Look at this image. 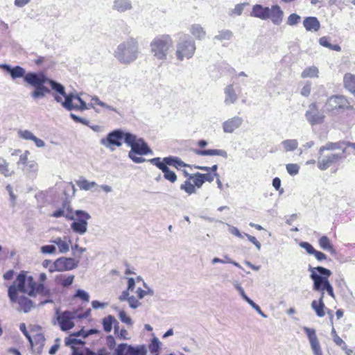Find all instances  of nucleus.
<instances>
[{
  "mask_svg": "<svg viewBox=\"0 0 355 355\" xmlns=\"http://www.w3.org/2000/svg\"><path fill=\"white\" fill-rule=\"evenodd\" d=\"M0 68L8 72L13 80L24 78L26 83L33 87L34 90L31 93V96L34 100L44 98L46 94L51 92V90L44 85L49 84L51 79L43 73H26L25 69L21 67H11L6 64H0Z\"/></svg>",
  "mask_w": 355,
  "mask_h": 355,
  "instance_id": "obj_1",
  "label": "nucleus"
},
{
  "mask_svg": "<svg viewBox=\"0 0 355 355\" xmlns=\"http://www.w3.org/2000/svg\"><path fill=\"white\" fill-rule=\"evenodd\" d=\"M49 85L53 92L55 101L60 103L66 110L81 112L88 110V103H86L87 98L83 99L77 94H67L64 87L53 80H49Z\"/></svg>",
  "mask_w": 355,
  "mask_h": 355,
  "instance_id": "obj_2",
  "label": "nucleus"
},
{
  "mask_svg": "<svg viewBox=\"0 0 355 355\" xmlns=\"http://www.w3.org/2000/svg\"><path fill=\"white\" fill-rule=\"evenodd\" d=\"M37 285L32 276H26L21 272L18 275L15 282L9 286L8 297L10 301H16L19 292L34 296L36 295Z\"/></svg>",
  "mask_w": 355,
  "mask_h": 355,
  "instance_id": "obj_3",
  "label": "nucleus"
},
{
  "mask_svg": "<svg viewBox=\"0 0 355 355\" xmlns=\"http://www.w3.org/2000/svg\"><path fill=\"white\" fill-rule=\"evenodd\" d=\"M139 53L137 41L130 37L120 43L114 50L113 55L121 64H130L137 59Z\"/></svg>",
  "mask_w": 355,
  "mask_h": 355,
  "instance_id": "obj_4",
  "label": "nucleus"
},
{
  "mask_svg": "<svg viewBox=\"0 0 355 355\" xmlns=\"http://www.w3.org/2000/svg\"><path fill=\"white\" fill-rule=\"evenodd\" d=\"M173 46L172 37L168 34L159 35L154 37L150 43V53L153 58L159 61L167 60Z\"/></svg>",
  "mask_w": 355,
  "mask_h": 355,
  "instance_id": "obj_5",
  "label": "nucleus"
},
{
  "mask_svg": "<svg viewBox=\"0 0 355 355\" xmlns=\"http://www.w3.org/2000/svg\"><path fill=\"white\" fill-rule=\"evenodd\" d=\"M196 42L189 35L180 37L175 45V57L178 62L191 59L196 53Z\"/></svg>",
  "mask_w": 355,
  "mask_h": 355,
  "instance_id": "obj_6",
  "label": "nucleus"
},
{
  "mask_svg": "<svg viewBox=\"0 0 355 355\" xmlns=\"http://www.w3.org/2000/svg\"><path fill=\"white\" fill-rule=\"evenodd\" d=\"M309 271L310 277L313 282V290L321 293H324L326 286L330 283L329 277L332 274L331 271L322 266L311 267Z\"/></svg>",
  "mask_w": 355,
  "mask_h": 355,
  "instance_id": "obj_7",
  "label": "nucleus"
},
{
  "mask_svg": "<svg viewBox=\"0 0 355 355\" xmlns=\"http://www.w3.org/2000/svg\"><path fill=\"white\" fill-rule=\"evenodd\" d=\"M125 143L131 148L129 152L137 153L139 155L152 154L153 151L142 138L132 133H127Z\"/></svg>",
  "mask_w": 355,
  "mask_h": 355,
  "instance_id": "obj_8",
  "label": "nucleus"
},
{
  "mask_svg": "<svg viewBox=\"0 0 355 355\" xmlns=\"http://www.w3.org/2000/svg\"><path fill=\"white\" fill-rule=\"evenodd\" d=\"M127 133L121 130H115L110 132L105 138L101 139L100 143L103 146L113 151L115 150L116 146H121L122 140L125 141Z\"/></svg>",
  "mask_w": 355,
  "mask_h": 355,
  "instance_id": "obj_9",
  "label": "nucleus"
},
{
  "mask_svg": "<svg viewBox=\"0 0 355 355\" xmlns=\"http://www.w3.org/2000/svg\"><path fill=\"white\" fill-rule=\"evenodd\" d=\"M135 288V281L133 278H128L127 290L122 292L119 299L121 301H127L130 308L135 309L141 305L137 297L130 295V292H134Z\"/></svg>",
  "mask_w": 355,
  "mask_h": 355,
  "instance_id": "obj_10",
  "label": "nucleus"
},
{
  "mask_svg": "<svg viewBox=\"0 0 355 355\" xmlns=\"http://www.w3.org/2000/svg\"><path fill=\"white\" fill-rule=\"evenodd\" d=\"M305 118L311 125H320L324 123L325 115L320 112L316 103H311L305 112Z\"/></svg>",
  "mask_w": 355,
  "mask_h": 355,
  "instance_id": "obj_11",
  "label": "nucleus"
},
{
  "mask_svg": "<svg viewBox=\"0 0 355 355\" xmlns=\"http://www.w3.org/2000/svg\"><path fill=\"white\" fill-rule=\"evenodd\" d=\"M76 215L78 218L71 223V227L75 232L83 234L87 232V220L90 218V216L87 212L80 210H77Z\"/></svg>",
  "mask_w": 355,
  "mask_h": 355,
  "instance_id": "obj_12",
  "label": "nucleus"
},
{
  "mask_svg": "<svg viewBox=\"0 0 355 355\" xmlns=\"http://www.w3.org/2000/svg\"><path fill=\"white\" fill-rule=\"evenodd\" d=\"M56 314L58 322L62 331H68L74 327L73 320L77 318L76 313L64 311L62 313L57 312Z\"/></svg>",
  "mask_w": 355,
  "mask_h": 355,
  "instance_id": "obj_13",
  "label": "nucleus"
},
{
  "mask_svg": "<svg viewBox=\"0 0 355 355\" xmlns=\"http://www.w3.org/2000/svg\"><path fill=\"white\" fill-rule=\"evenodd\" d=\"M116 355H146V348L144 345L132 347L125 343L120 344L115 349Z\"/></svg>",
  "mask_w": 355,
  "mask_h": 355,
  "instance_id": "obj_14",
  "label": "nucleus"
},
{
  "mask_svg": "<svg viewBox=\"0 0 355 355\" xmlns=\"http://www.w3.org/2000/svg\"><path fill=\"white\" fill-rule=\"evenodd\" d=\"M342 157V154L339 153H331L324 156L319 155L317 161L318 167L321 171L327 170L331 165L337 163Z\"/></svg>",
  "mask_w": 355,
  "mask_h": 355,
  "instance_id": "obj_15",
  "label": "nucleus"
},
{
  "mask_svg": "<svg viewBox=\"0 0 355 355\" xmlns=\"http://www.w3.org/2000/svg\"><path fill=\"white\" fill-rule=\"evenodd\" d=\"M303 330L306 334L310 343V346L314 355H322L321 347L316 336L315 329L304 327Z\"/></svg>",
  "mask_w": 355,
  "mask_h": 355,
  "instance_id": "obj_16",
  "label": "nucleus"
},
{
  "mask_svg": "<svg viewBox=\"0 0 355 355\" xmlns=\"http://www.w3.org/2000/svg\"><path fill=\"white\" fill-rule=\"evenodd\" d=\"M348 101L343 96H333L330 97L326 104L327 111H334L337 109H343L348 106Z\"/></svg>",
  "mask_w": 355,
  "mask_h": 355,
  "instance_id": "obj_17",
  "label": "nucleus"
},
{
  "mask_svg": "<svg viewBox=\"0 0 355 355\" xmlns=\"http://www.w3.org/2000/svg\"><path fill=\"white\" fill-rule=\"evenodd\" d=\"M243 122V120L241 117L234 116L222 123L223 130L225 133H232L241 126Z\"/></svg>",
  "mask_w": 355,
  "mask_h": 355,
  "instance_id": "obj_18",
  "label": "nucleus"
},
{
  "mask_svg": "<svg viewBox=\"0 0 355 355\" xmlns=\"http://www.w3.org/2000/svg\"><path fill=\"white\" fill-rule=\"evenodd\" d=\"M78 263L73 258L61 257L55 261V271L70 270L77 267Z\"/></svg>",
  "mask_w": 355,
  "mask_h": 355,
  "instance_id": "obj_19",
  "label": "nucleus"
},
{
  "mask_svg": "<svg viewBox=\"0 0 355 355\" xmlns=\"http://www.w3.org/2000/svg\"><path fill=\"white\" fill-rule=\"evenodd\" d=\"M87 97L90 98L89 102L88 103V110L94 109L95 112L98 113L101 112V110L98 109L97 106H99L104 110H110L115 112H117L115 107L101 101L97 96H87Z\"/></svg>",
  "mask_w": 355,
  "mask_h": 355,
  "instance_id": "obj_20",
  "label": "nucleus"
},
{
  "mask_svg": "<svg viewBox=\"0 0 355 355\" xmlns=\"http://www.w3.org/2000/svg\"><path fill=\"white\" fill-rule=\"evenodd\" d=\"M37 293L40 294L44 297H46V299L41 302L42 304L53 303L56 300V291L46 288L43 284H39L37 285L36 294Z\"/></svg>",
  "mask_w": 355,
  "mask_h": 355,
  "instance_id": "obj_21",
  "label": "nucleus"
},
{
  "mask_svg": "<svg viewBox=\"0 0 355 355\" xmlns=\"http://www.w3.org/2000/svg\"><path fill=\"white\" fill-rule=\"evenodd\" d=\"M184 173L186 176H188V179L184 181L180 185V189L185 191L187 194L191 195L196 192V190L198 189V186L196 184L194 180L196 178V175H189L185 170L183 171Z\"/></svg>",
  "mask_w": 355,
  "mask_h": 355,
  "instance_id": "obj_22",
  "label": "nucleus"
},
{
  "mask_svg": "<svg viewBox=\"0 0 355 355\" xmlns=\"http://www.w3.org/2000/svg\"><path fill=\"white\" fill-rule=\"evenodd\" d=\"M284 19V12L277 5L272 6L268 12V19L275 25H279Z\"/></svg>",
  "mask_w": 355,
  "mask_h": 355,
  "instance_id": "obj_23",
  "label": "nucleus"
},
{
  "mask_svg": "<svg viewBox=\"0 0 355 355\" xmlns=\"http://www.w3.org/2000/svg\"><path fill=\"white\" fill-rule=\"evenodd\" d=\"M38 170V164L35 160H30L26 166L21 167L24 175L30 180L37 178Z\"/></svg>",
  "mask_w": 355,
  "mask_h": 355,
  "instance_id": "obj_24",
  "label": "nucleus"
},
{
  "mask_svg": "<svg viewBox=\"0 0 355 355\" xmlns=\"http://www.w3.org/2000/svg\"><path fill=\"white\" fill-rule=\"evenodd\" d=\"M97 331L95 329H91L88 333H85L83 330H81L76 334L70 335L65 339V345L67 346L73 347L74 345L83 344L81 340L76 338L77 336H83L84 338L87 336L89 334L96 333Z\"/></svg>",
  "mask_w": 355,
  "mask_h": 355,
  "instance_id": "obj_25",
  "label": "nucleus"
},
{
  "mask_svg": "<svg viewBox=\"0 0 355 355\" xmlns=\"http://www.w3.org/2000/svg\"><path fill=\"white\" fill-rule=\"evenodd\" d=\"M225 99L224 103L226 105L234 104L238 100V95L232 85H227L224 89Z\"/></svg>",
  "mask_w": 355,
  "mask_h": 355,
  "instance_id": "obj_26",
  "label": "nucleus"
},
{
  "mask_svg": "<svg viewBox=\"0 0 355 355\" xmlns=\"http://www.w3.org/2000/svg\"><path fill=\"white\" fill-rule=\"evenodd\" d=\"M303 26L306 31L309 32H317L320 28V23L315 17H305Z\"/></svg>",
  "mask_w": 355,
  "mask_h": 355,
  "instance_id": "obj_27",
  "label": "nucleus"
},
{
  "mask_svg": "<svg viewBox=\"0 0 355 355\" xmlns=\"http://www.w3.org/2000/svg\"><path fill=\"white\" fill-rule=\"evenodd\" d=\"M51 243H54L58 247L60 253L67 252L71 244L70 239L67 236L63 238L57 237L52 240Z\"/></svg>",
  "mask_w": 355,
  "mask_h": 355,
  "instance_id": "obj_28",
  "label": "nucleus"
},
{
  "mask_svg": "<svg viewBox=\"0 0 355 355\" xmlns=\"http://www.w3.org/2000/svg\"><path fill=\"white\" fill-rule=\"evenodd\" d=\"M269 7H263L260 4L253 6L250 16L262 20L268 19V12Z\"/></svg>",
  "mask_w": 355,
  "mask_h": 355,
  "instance_id": "obj_29",
  "label": "nucleus"
},
{
  "mask_svg": "<svg viewBox=\"0 0 355 355\" xmlns=\"http://www.w3.org/2000/svg\"><path fill=\"white\" fill-rule=\"evenodd\" d=\"M189 31L191 35L198 40H202L206 37V31L200 24H191L189 27Z\"/></svg>",
  "mask_w": 355,
  "mask_h": 355,
  "instance_id": "obj_30",
  "label": "nucleus"
},
{
  "mask_svg": "<svg viewBox=\"0 0 355 355\" xmlns=\"http://www.w3.org/2000/svg\"><path fill=\"white\" fill-rule=\"evenodd\" d=\"M324 297V293H321L320 297L318 301L313 300L311 302L312 309L315 312V314L317 315V316L320 317V318L323 317L325 315V312H324L325 306H324V301H323Z\"/></svg>",
  "mask_w": 355,
  "mask_h": 355,
  "instance_id": "obj_31",
  "label": "nucleus"
},
{
  "mask_svg": "<svg viewBox=\"0 0 355 355\" xmlns=\"http://www.w3.org/2000/svg\"><path fill=\"white\" fill-rule=\"evenodd\" d=\"M195 153L200 156H220L224 158L228 156L227 151L223 149L196 150Z\"/></svg>",
  "mask_w": 355,
  "mask_h": 355,
  "instance_id": "obj_32",
  "label": "nucleus"
},
{
  "mask_svg": "<svg viewBox=\"0 0 355 355\" xmlns=\"http://www.w3.org/2000/svg\"><path fill=\"white\" fill-rule=\"evenodd\" d=\"M103 329L105 332L109 333L112 331L113 324L114 325V333L118 331L119 322L115 318L111 315L105 317L102 321Z\"/></svg>",
  "mask_w": 355,
  "mask_h": 355,
  "instance_id": "obj_33",
  "label": "nucleus"
},
{
  "mask_svg": "<svg viewBox=\"0 0 355 355\" xmlns=\"http://www.w3.org/2000/svg\"><path fill=\"white\" fill-rule=\"evenodd\" d=\"M344 87L351 94L355 96V75L351 73H347L343 77Z\"/></svg>",
  "mask_w": 355,
  "mask_h": 355,
  "instance_id": "obj_34",
  "label": "nucleus"
},
{
  "mask_svg": "<svg viewBox=\"0 0 355 355\" xmlns=\"http://www.w3.org/2000/svg\"><path fill=\"white\" fill-rule=\"evenodd\" d=\"M11 302L17 303L19 306V309L25 313L28 312L33 307L31 300L26 297L19 296V295H17V300L16 301H11Z\"/></svg>",
  "mask_w": 355,
  "mask_h": 355,
  "instance_id": "obj_35",
  "label": "nucleus"
},
{
  "mask_svg": "<svg viewBox=\"0 0 355 355\" xmlns=\"http://www.w3.org/2000/svg\"><path fill=\"white\" fill-rule=\"evenodd\" d=\"M196 178H195V183L198 186V188H200L202 185L204 184L205 181L212 182L214 180V177H218V174L217 173H214V174H202L200 173H196Z\"/></svg>",
  "mask_w": 355,
  "mask_h": 355,
  "instance_id": "obj_36",
  "label": "nucleus"
},
{
  "mask_svg": "<svg viewBox=\"0 0 355 355\" xmlns=\"http://www.w3.org/2000/svg\"><path fill=\"white\" fill-rule=\"evenodd\" d=\"M113 9L119 12H124L132 9V3L130 0H114Z\"/></svg>",
  "mask_w": 355,
  "mask_h": 355,
  "instance_id": "obj_37",
  "label": "nucleus"
},
{
  "mask_svg": "<svg viewBox=\"0 0 355 355\" xmlns=\"http://www.w3.org/2000/svg\"><path fill=\"white\" fill-rule=\"evenodd\" d=\"M298 145L297 140L295 139H284L280 144V146L284 153L294 151L297 148Z\"/></svg>",
  "mask_w": 355,
  "mask_h": 355,
  "instance_id": "obj_38",
  "label": "nucleus"
},
{
  "mask_svg": "<svg viewBox=\"0 0 355 355\" xmlns=\"http://www.w3.org/2000/svg\"><path fill=\"white\" fill-rule=\"evenodd\" d=\"M77 186L81 190L96 191L98 186L95 182H89L85 178H80L76 182Z\"/></svg>",
  "mask_w": 355,
  "mask_h": 355,
  "instance_id": "obj_39",
  "label": "nucleus"
},
{
  "mask_svg": "<svg viewBox=\"0 0 355 355\" xmlns=\"http://www.w3.org/2000/svg\"><path fill=\"white\" fill-rule=\"evenodd\" d=\"M345 144L344 141L338 142H327L325 145L319 148V155H322L324 150H335L337 149H342L343 145Z\"/></svg>",
  "mask_w": 355,
  "mask_h": 355,
  "instance_id": "obj_40",
  "label": "nucleus"
},
{
  "mask_svg": "<svg viewBox=\"0 0 355 355\" xmlns=\"http://www.w3.org/2000/svg\"><path fill=\"white\" fill-rule=\"evenodd\" d=\"M0 173L5 177H10L14 171L10 167V164L3 157L0 156Z\"/></svg>",
  "mask_w": 355,
  "mask_h": 355,
  "instance_id": "obj_41",
  "label": "nucleus"
},
{
  "mask_svg": "<svg viewBox=\"0 0 355 355\" xmlns=\"http://www.w3.org/2000/svg\"><path fill=\"white\" fill-rule=\"evenodd\" d=\"M169 157H164L162 159L161 157H155L153 159H150L148 162L153 165L157 166L159 169H160L162 172L166 171L168 167V163H167L166 159H168Z\"/></svg>",
  "mask_w": 355,
  "mask_h": 355,
  "instance_id": "obj_42",
  "label": "nucleus"
},
{
  "mask_svg": "<svg viewBox=\"0 0 355 355\" xmlns=\"http://www.w3.org/2000/svg\"><path fill=\"white\" fill-rule=\"evenodd\" d=\"M74 279V275H60L55 277V282L58 284L63 286L67 287L72 284Z\"/></svg>",
  "mask_w": 355,
  "mask_h": 355,
  "instance_id": "obj_43",
  "label": "nucleus"
},
{
  "mask_svg": "<svg viewBox=\"0 0 355 355\" xmlns=\"http://www.w3.org/2000/svg\"><path fill=\"white\" fill-rule=\"evenodd\" d=\"M319 76V70L318 67L315 66H310L304 69V71L301 73V77L302 78H318Z\"/></svg>",
  "mask_w": 355,
  "mask_h": 355,
  "instance_id": "obj_44",
  "label": "nucleus"
},
{
  "mask_svg": "<svg viewBox=\"0 0 355 355\" xmlns=\"http://www.w3.org/2000/svg\"><path fill=\"white\" fill-rule=\"evenodd\" d=\"M318 243L320 247L324 250L331 252H334V249L333 248V245L331 244L329 238L326 236H322L318 240Z\"/></svg>",
  "mask_w": 355,
  "mask_h": 355,
  "instance_id": "obj_45",
  "label": "nucleus"
},
{
  "mask_svg": "<svg viewBox=\"0 0 355 355\" xmlns=\"http://www.w3.org/2000/svg\"><path fill=\"white\" fill-rule=\"evenodd\" d=\"M233 37V33L230 30H222L214 37V40L218 41L230 40Z\"/></svg>",
  "mask_w": 355,
  "mask_h": 355,
  "instance_id": "obj_46",
  "label": "nucleus"
},
{
  "mask_svg": "<svg viewBox=\"0 0 355 355\" xmlns=\"http://www.w3.org/2000/svg\"><path fill=\"white\" fill-rule=\"evenodd\" d=\"M319 44L322 46H324L326 48H328L331 50H334V51H340L341 50V48L339 45L338 44H331L330 42H329V37H322L319 39Z\"/></svg>",
  "mask_w": 355,
  "mask_h": 355,
  "instance_id": "obj_47",
  "label": "nucleus"
},
{
  "mask_svg": "<svg viewBox=\"0 0 355 355\" xmlns=\"http://www.w3.org/2000/svg\"><path fill=\"white\" fill-rule=\"evenodd\" d=\"M167 163H168V166H171L175 167L179 169L182 167L187 166L188 165L182 162L180 158L176 157L169 156V159H166Z\"/></svg>",
  "mask_w": 355,
  "mask_h": 355,
  "instance_id": "obj_48",
  "label": "nucleus"
},
{
  "mask_svg": "<svg viewBox=\"0 0 355 355\" xmlns=\"http://www.w3.org/2000/svg\"><path fill=\"white\" fill-rule=\"evenodd\" d=\"M162 343L157 337H153L148 345L150 352L153 354H159L158 352L160 349Z\"/></svg>",
  "mask_w": 355,
  "mask_h": 355,
  "instance_id": "obj_49",
  "label": "nucleus"
},
{
  "mask_svg": "<svg viewBox=\"0 0 355 355\" xmlns=\"http://www.w3.org/2000/svg\"><path fill=\"white\" fill-rule=\"evenodd\" d=\"M144 285L146 288V290H143L141 288H137L136 291L133 292L137 295V297L138 299L141 300L147 295H153V291L148 288L145 283L144 284Z\"/></svg>",
  "mask_w": 355,
  "mask_h": 355,
  "instance_id": "obj_50",
  "label": "nucleus"
},
{
  "mask_svg": "<svg viewBox=\"0 0 355 355\" xmlns=\"http://www.w3.org/2000/svg\"><path fill=\"white\" fill-rule=\"evenodd\" d=\"M33 344H31L32 346L38 345V348L42 349L44 345L45 338L42 334H36L32 338Z\"/></svg>",
  "mask_w": 355,
  "mask_h": 355,
  "instance_id": "obj_51",
  "label": "nucleus"
},
{
  "mask_svg": "<svg viewBox=\"0 0 355 355\" xmlns=\"http://www.w3.org/2000/svg\"><path fill=\"white\" fill-rule=\"evenodd\" d=\"M248 5V3L236 4L235 6V7L230 11L229 15L232 17L241 15L245 7Z\"/></svg>",
  "mask_w": 355,
  "mask_h": 355,
  "instance_id": "obj_52",
  "label": "nucleus"
},
{
  "mask_svg": "<svg viewBox=\"0 0 355 355\" xmlns=\"http://www.w3.org/2000/svg\"><path fill=\"white\" fill-rule=\"evenodd\" d=\"M30 155V152L28 150H25L24 153L19 155V159L17 162V165L19 168L21 169V167L26 166L27 163H28V155Z\"/></svg>",
  "mask_w": 355,
  "mask_h": 355,
  "instance_id": "obj_53",
  "label": "nucleus"
},
{
  "mask_svg": "<svg viewBox=\"0 0 355 355\" xmlns=\"http://www.w3.org/2000/svg\"><path fill=\"white\" fill-rule=\"evenodd\" d=\"M288 173L291 175H296L300 171V166L297 164H288L286 165Z\"/></svg>",
  "mask_w": 355,
  "mask_h": 355,
  "instance_id": "obj_54",
  "label": "nucleus"
},
{
  "mask_svg": "<svg viewBox=\"0 0 355 355\" xmlns=\"http://www.w3.org/2000/svg\"><path fill=\"white\" fill-rule=\"evenodd\" d=\"M18 136L24 140H32L34 134L28 130H19L17 132Z\"/></svg>",
  "mask_w": 355,
  "mask_h": 355,
  "instance_id": "obj_55",
  "label": "nucleus"
},
{
  "mask_svg": "<svg viewBox=\"0 0 355 355\" xmlns=\"http://www.w3.org/2000/svg\"><path fill=\"white\" fill-rule=\"evenodd\" d=\"M119 318L121 321L128 325H132L133 322L130 317H129L125 311L123 310H120L119 312Z\"/></svg>",
  "mask_w": 355,
  "mask_h": 355,
  "instance_id": "obj_56",
  "label": "nucleus"
},
{
  "mask_svg": "<svg viewBox=\"0 0 355 355\" xmlns=\"http://www.w3.org/2000/svg\"><path fill=\"white\" fill-rule=\"evenodd\" d=\"M300 19L301 17L299 15L293 13L288 16L286 24L288 26H295L300 22Z\"/></svg>",
  "mask_w": 355,
  "mask_h": 355,
  "instance_id": "obj_57",
  "label": "nucleus"
},
{
  "mask_svg": "<svg viewBox=\"0 0 355 355\" xmlns=\"http://www.w3.org/2000/svg\"><path fill=\"white\" fill-rule=\"evenodd\" d=\"M164 177L166 180H168L169 182L173 183L177 180V175L175 173L171 171L168 168L163 171Z\"/></svg>",
  "mask_w": 355,
  "mask_h": 355,
  "instance_id": "obj_58",
  "label": "nucleus"
},
{
  "mask_svg": "<svg viewBox=\"0 0 355 355\" xmlns=\"http://www.w3.org/2000/svg\"><path fill=\"white\" fill-rule=\"evenodd\" d=\"M311 91V83L310 82H306L304 83L303 87H302L300 90V94L302 96L304 97H308Z\"/></svg>",
  "mask_w": 355,
  "mask_h": 355,
  "instance_id": "obj_59",
  "label": "nucleus"
},
{
  "mask_svg": "<svg viewBox=\"0 0 355 355\" xmlns=\"http://www.w3.org/2000/svg\"><path fill=\"white\" fill-rule=\"evenodd\" d=\"M137 153H132L129 152L128 153V157L130 159H131L135 163L140 164L143 163L146 161V159L143 158L141 156L137 155Z\"/></svg>",
  "mask_w": 355,
  "mask_h": 355,
  "instance_id": "obj_60",
  "label": "nucleus"
},
{
  "mask_svg": "<svg viewBox=\"0 0 355 355\" xmlns=\"http://www.w3.org/2000/svg\"><path fill=\"white\" fill-rule=\"evenodd\" d=\"M42 266L45 268H48L50 272H53L54 271H55V261L52 262L50 260L46 259L43 261V262L42 263Z\"/></svg>",
  "mask_w": 355,
  "mask_h": 355,
  "instance_id": "obj_61",
  "label": "nucleus"
},
{
  "mask_svg": "<svg viewBox=\"0 0 355 355\" xmlns=\"http://www.w3.org/2000/svg\"><path fill=\"white\" fill-rule=\"evenodd\" d=\"M300 246L304 249L309 254H313L315 252L314 248L308 242L302 241L299 243Z\"/></svg>",
  "mask_w": 355,
  "mask_h": 355,
  "instance_id": "obj_62",
  "label": "nucleus"
},
{
  "mask_svg": "<svg viewBox=\"0 0 355 355\" xmlns=\"http://www.w3.org/2000/svg\"><path fill=\"white\" fill-rule=\"evenodd\" d=\"M75 297H78L85 302H89V295L88 293L83 290L78 289L76 292V294L75 295Z\"/></svg>",
  "mask_w": 355,
  "mask_h": 355,
  "instance_id": "obj_63",
  "label": "nucleus"
},
{
  "mask_svg": "<svg viewBox=\"0 0 355 355\" xmlns=\"http://www.w3.org/2000/svg\"><path fill=\"white\" fill-rule=\"evenodd\" d=\"M117 335V337L121 340H129L130 337L129 336V334L128 331L125 329H121L115 333Z\"/></svg>",
  "mask_w": 355,
  "mask_h": 355,
  "instance_id": "obj_64",
  "label": "nucleus"
}]
</instances>
